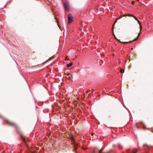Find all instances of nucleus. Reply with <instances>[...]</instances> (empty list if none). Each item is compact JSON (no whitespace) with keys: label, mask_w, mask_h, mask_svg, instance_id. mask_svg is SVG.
Returning a JSON list of instances; mask_svg holds the SVG:
<instances>
[{"label":"nucleus","mask_w":153,"mask_h":153,"mask_svg":"<svg viewBox=\"0 0 153 153\" xmlns=\"http://www.w3.org/2000/svg\"><path fill=\"white\" fill-rule=\"evenodd\" d=\"M72 63H70L69 64H67V67H71V66H72Z\"/></svg>","instance_id":"nucleus-8"},{"label":"nucleus","mask_w":153,"mask_h":153,"mask_svg":"<svg viewBox=\"0 0 153 153\" xmlns=\"http://www.w3.org/2000/svg\"><path fill=\"white\" fill-rule=\"evenodd\" d=\"M140 33H139L138 34V36H137V37L136 38H135V39H134L133 41H135L138 38V37H139V36H140Z\"/></svg>","instance_id":"nucleus-10"},{"label":"nucleus","mask_w":153,"mask_h":153,"mask_svg":"<svg viewBox=\"0 0 153 153\" xmlns=\"http://www.w3.org/2000/svg\"><path fill=\"white\" fill-rule=\"evenodd\" d=\"M83 149H84V150H85V148H83Z\"/></svg>","instance_id":"nucleus-18"},{"label":"nucleus","mask_w":153,"mask_h":153,"mask_svg":"<svg viewBox=\"0 0 153 153\" xmlns=\"http://www.w3.org/2000/svg\"><path fill=\"white\" fill-rule=\"evenodd\" d=\"M90 91V90H88V91H85V92L84 93V94H88V93Z\"/></svg>","instance_id":"nucleus-12"},{"label":"nucleus","mask_w":153,"mask_h":153,"mask_svg":"<svg viewBox=\"0 0 153 153\" xmlns=\"http://www.w3.org/2000/svg\"><path fill=\"white\" fill-rule=\"evenodd\" d=\"M123 16H120V17H119V18H117V19H116V20L115 22V23H114V24H115L116 22H117V20H118V19H121V18H122Z\"/></svg>","instance_id":"nucleus-9"},{"label":"nucleus","mask_w":153,"mask_h":153,"mask_svg":"<svg viewBox=\"0 0 153 153\" xmlns=\"http://www.w3.org/2000/svg\"><path fill=\"white\" fill-rule=\"evenodd\" d=\"M6 121L9 125L13 126L16 128H18V126L17 125V124L15 123L14 122H10L8 120H6Z\"/></svg>","instance_id":"nucleus-2"},{"label":"nucleus","mask_w":153,"mask_h":153,"mask_svg":"<svg viewBox=\"0 0 153 153\" xmlns=\"http://www.w3.org/2000/svg\"><path fill=\"white\" fill-rule=\"evenodd\" d=\"M22 138L24 142H25L26 140L25 138L23 136H22Z\"/></svg>","instance_id":"nucleus-14"},{"label":"nucleus","mask_w":153,"mask_h":153,"mask_svg":"<svg viewBox=\"0 0 153 153\" xmlns=\"http://www.w3.org/2000/svg\"><path fill=\"white\" fill-rule=\"evenodd\" d=\"M124 70L123 69H121L120 70V72L121 73H123L124 72Z\"/></svg>","instance_id":"nucleus-13"},{"label":"nucleus","mask_w":153,"mask_h":153,"mask_svg":"<svg viewBox=\"0 0 153 153\" xmlns=\"http://www.w3.org/2000/svg\"><path fill=\"white\" fill-rule=\"evenodd\" d=\"M64 9L65 11H68L69 10L70 6L68 2H65L64 3Z\"/></svg>","instance_id":"nucleus-1"},{"label":"nucleus","mask_w":153,"mask_h":153,"mask_svg":"<svg viewBox=\"0 0 153 153\" xmlns=\"http://www.w3.org/2000/svg\"><path fill=\"white\" fill-rule=\"evenodd\" d=\"M68 23L69 24L71 23L72 22L73 17L71 14H69L68 15Z\"/></svg>","instance_id":"nucleus-3"},{"label":"nucleus","mask_w":153,"mask_h":153,"mask_svg":"<svg viewBox=\"0 0 153 153\" xmlns=\"http://www.w3.org/2000/svg\"><path fill=\"white\" fill-rule=\"evenodd\" d=\"M137 152L138 150L136 148L134 149L131 152H129L128 150L127 151L128 153H136Z\"/></svg>","instance_id":"nucleus-5"},{"label":"nucleus","mask_w":153,"mask_h":153,"mask_svg":"<svg viewBox=\"0 0 153 153\" xmlns=\"http://www.w3.org/2000/svg\"><path fill=\"white\" fill-rule=\"evenodd\" d=\"M58 25V27H59V28H60V27H59V25Z\"/></svg>","instance_id":"nucleus-19"},{"label":"nucleus","mask_w":153,"mask_h":153,"mask_svg":"<svg viewBox=\"0 0 153 153\" xmlns=\"http://www.w3.org/2000/svg\"><path fill=\"white\" fill-rule=\"evenodd\" d=\"M134 3H135V2L134 1H133L132 2H131V4H134Z\"/></svg>","instance_id":"nucleus-17"},{"label":"nucleus","mask_w":153,"mask_h":153,"mask_svg":"<svg viewBox=\"0 0 153 153\" xmlns=\"http://www.w3.org/2000/svg\"><path fill=\"white\" fill-rule=\"evenodd\" d=\"M104 148V146L102 147V150H100L99 151V153H102V150H103Z\"/></svg>","instance_id":"nucleus-11"},{"label":"nucleus","mask_w":153,"mask_h":153,"mask_svg":"<svg viewBox=\"0 0 153 153\" xmlns=\"http://www.w3.org/2000/svg\"><path fill=\"white\" fill-rule=\"evenodd\" d=\"M132 16L138 22V23L140 25V31L141 30V28H142V27L141 26V24L140 23V21L137 18L135 17V16Z\"/></svg>","instance_id":"nucleus-4"},{"label":"nucleus","mask_w":153,"mask_h":153,"mask_svg":"<svg viewBox=\"0 0 153 153\" xmlns=\"http://www.w3.org/2000/svg\"><path fill=\"white\" fill-rule=\"evenodd\" d=\"M132 41H130L129 42H122V43H124V44H126V43H129V42H131Z\"/></svg>","instance_id":"nucleus-16"},{"label":"nucleus","mask_w":153,"mask_h":153,"mask_svg":"<svg viewBox=\"0 0 153 153\" xmlns=\"http://www.w3.org/2000/svg\"><path fill=\"white\" fill-rule=\"evenodd\" d=\"M132 16V15H131V14H129L128 15H123V16Z\"/></svg>","instance_id":"nucleus-15"},{"label":"nucleus","mask_w":153,"mask_h":153,"mask_svg":"<svg viewBox=\"0 0 153 153\" xmlns=\"http://www.w3.org/2000/svg\"><path fill=\"white\" fill-rule=\"evenodd\" d=\"M88 95H90V93H89V94H88Z\"/></svg>","instance_id":"nucleus-20"},{"label":"nucleus","mask_w":153,"mask_h":153,"mask_svg":"<svg viewBox=\"0 0 153 153\" xmlns=\"http://www.w3.org/2000/svg\"><path fill=\"white\" fill-rule=\"evenodd\" d=\"M72 144L73 145L75 151L76 149V146L78 145V144L76 143L75 141H74L72 142Z\"/></svg>","instance_id":"nucleus-6"},{"label":"nucleus","mask_w":153,"mask_h":153,"mask_svg":"<svg viewBox=\"0 0 153 153\" xmlns=\"http://www.w3.org/2000/svg\"><path fill=\"white\" fill-rule=\"evenodd\" d=\"M118 147L119 149H121L123 148V146L120 144H118Z\"/></svg>","instance_id":"nucleus-7"}]
</instances>
